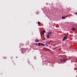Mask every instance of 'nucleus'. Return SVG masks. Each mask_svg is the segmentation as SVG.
I'll use <instances>...</instances> for the list:
<instances>
[{"mask_svg":"<svg viewBox=\"0 0 77 77\" xmlns=\"http://www.w3.org/2000/svg\"><path fill=\"white\" fill-rule=\"evenodd\" d=\"M60 60L61 61V62H65L66 60H67L66 59H65L64 58H63V59H60Z\"/></svg>","mask_w":77,"mask_h":77,"instance_id":"f257e3e1","label":"nucleus"},{"mask_svg":"<svg viewBox=\"0 0 77 77\" xmlns=\"http://www.w3.org/2000/svg\"><path fill=\"white\" fill-rule=\"evenodd\" d=\"M38 25L39 26V25H40V24H41V23H40V22H39V21H38Z\"/></svg>","mask_w":77,"mask_h":77,"instance_id":"9d476101","label":"nucleus"},{"mask_svg":"<svg viewBox=\"0 0 77 77\" xmlns=\"http://www.w3.org/2000/svg\"><path fill=\"white\" fill-rule=\"evenodd\" d=\"M50 35L48 34L47 35V38H50Z\"/></svg>","mask_w":77,"mask_h":77,"instance_id":"20e7f679","label":"nucleus"},{"mask_svg":"<svg viewBox=\"0 0 77 77\" xmlns=\"http://www.w3.org/2000/svg\"><path fill=\"white\" fill-rule=\"evenodd\" d=\"M41 43H38V45L39 46H41Z\"/></svg>","mask_w":77,"mask_h":77,"instance_id":"f8f14e48","label":"nucleus"},{"mask_svg":"<svg viewBox=\"0 0 77 77\" xmlns=\"http://www.w3.org/2000/svg\"><path fill=\"white\" fill-rule=\"evenodd\" d=\"M65 17H63L62 18V19H65Z\"/></svg>","mask_w":77,"mask_h":77,"instance_id":"9b49d317","label":"nucleus"},{"mask_svg":"<svg viewBox=\"0 0 77 77\" xmlns=\"http://www.w3.org/2000/svg\"><path fill=\"white\" fill-rule=\"evenodd\" d=\"M67 39V36H64L63 38V41H65V40Z\"/></svg>","mask_w":77,"mask_h":77,"instance_id":"f03ea898","label":"nucleus"},{"mask_svg":"<svg viewBox=\"0 0 77 77\" xmlns=\"http://www.w3.org/2000/svg\"><path fill=\"white\" fill-rule=\"evenodd\" d=\"M75 28H72V31H74V30H75Z\"/></svg>","mask_w":77,"mask_h":77,"instance_id":"423d86ee","label":"nucleus"},{"mask_svg":"<svg viewBox=\"0 0 77 77\" xmlns=\"http://www.w3.org/2000/svg\"><path fill=\"white\" fill-rule=\"evenodd\" d=\"M45 32V30H44L43 31V32H42V34L44 35V33Z\"/></svg>","mask_w":77,"mask_h":77,"instance_id":"39448f33","label":"nucleus"},{"mask_svg":"<svg viewBox=\"0 0 77 77\" xmlns=\"http://www.w3.org/2000/svg\"><path fill=\"white\" fill-rule=\"evenodd\" d=\"M39 40L38 39V40H36V41H35V42H39Z\"/></svg>","mask_w":77,"mask_h":77,"instance_id":"1a4fd4ad","label":"nucleus"},{"mask_svg":"<svg viewBox=\"0 0 77 77\" xmlns=\"http://www.w3.org/2000/svg\"><path fill=\"white\" fill-rule=\"evenodd\" d=\"M41 45H42V46H45V44H44L43 43H42L41 44Z\"/></svg>","mask_w":77,"mask_h":77,"instance_id":"6e6552de","label":"nucleus"},{"mask_svg":"<svg viewBox=\"0 0 77 77\" xmlns=\"http://www.w3.org/2000/svg\"><path fill=\"white\" fill-rule=\"evenodd\" d=\"M49 44V42H47L46 44V45H47V46H48V45Z\"/></svg>","mask_w":77,"mask_h":77,"instance_id":"0eeeda50","label":"nucleus"},{"mask_svg":"<svg viewBox=\"0 0 77 77\" xmlns=\"http://www.w3.org/2000/svg\"><path fill=\"white\" fill-rule=\"evenodd\" d=\"M48 35H50V36H51V32L50 31H49V32H48Z\"/></svg>","mask_w":77,"mask_h":77,"instance_id":"7ed1b4c3","label":"nucleus"},{"mask_svg":"<svg viewBox=\"0 0 77 77\" xmlns=\"http://www.w3.org/2000/svg\"><path fill=\"white\" fill-rule=\"evenodd\" d=\"M75 14H77V13H75Z\"/></svg>","mask_w":77,"mask_h":77,"instance_id":"4468645a","label":"nucleus"},{"mask_svg":"<svg viewBox=\"0 0 77 77\" xmlns=\"http://www.w3.org/2000/svg\"><path fill=\"white\" fill-rule=\"evenodd\" d=\"M54 49H56V48H57V47H55V48H53Z\"/></svg>","mask_w":77,"mask_h":77,"instance_id":"ddd939ff","label":"nucleus"}]
</instances>
